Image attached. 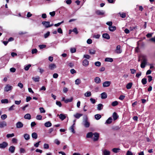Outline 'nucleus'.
<instances>
[{
	"instance_id": "f257e3e1",
	"label": "nucleus",
	"mask_w": 155,
	"mask_h": 155,
	"mask_svg": "<svg viewBox=\"0 0 155 155\" xmlns=\"http://www.w3.org/2000/svg\"><path fill=\"white\" fill-rule=\"evenodd\" d=\"M147 64V60L143 57V60L140 64V67L142 68H144L145 67V65Z\"/></svg>"
},
{
	"instance_id": "f03ea898",
	"label": "nucleus",
	"mask_w": 155,
	"mask_h": 155,
	"mask_svg": "<svg viewBox=\"0 0 155 155\" xmlns=\"http://www.w3.org/2000/svg\"><path fill=\"white\" fill-rule=\"evenodd\" d=\"M8 145V143L6 142H3L2 143H0V148L4 149Z\"/></svg>"
},
{
	"instance_id": "7ed1b4c3",
	"label": "nucleus",
	"mask_w": 155,
	"mask_h": 155,
	"mask_svg": "<svg viewBox=\"0 0 155 155\" xmlns=\"http://www.w3.org/2000/svg\"><path fill=\"white\" fill-rule=\"evenodd\" d=\"M84 120V127L86 128L89 127L90 125V123L87 121V116H86V118Z\"/></svg>"
},
{
	"instance_id": "20e7f679",
	"label": "nucleus",
	"mask_w": 155,
	"mask_h": 155,
	"mask_svg": "<svg viewBox=\"0 0 155 155\" xmlns=\"http://www.w3.org/2000/svg\"><path fill=\"white\" fill-rule=\"evenodd\" d=\"M12 88V87L9 84H7L4 88V91L6 92H8L11 90Z\"/></svg>"
},
{
	"instance_id": "39448f33",
	"label": "nucleus",
	"mask_w": 155,
	"mask_h": 155,
	"mask_svg": "<svg viewBox=\"0 0 155 155\" xmlns=\"http://www.w3.org/2000/svg\"><path fill=\"white\" fill-rule=\"evenodd\" d=\"M94 137L93 138V140L94 141H96L98 140L99 138V134L97 132H95L93 134Z\"/></svg>"
},
{
	"instance_id": "423d86ee",
	"label": "nucleus",
	"mask_w": 155,
	"mask_h": 155,
	"mask_svg": "<svg viewBox=\"0 0 155 155\" xmlns=\"http://www.w3.org/2000/svg\"><path fill=\"white\" fill-rule=\"evenodd\" d=\"M111 84L110 81H105L103 83V86L104 87H107L110 86Z\"/></svg>"
},
{
	"instance_id": "0eeeda50",
	"label": "nucleus",
	"mask_w": 155,
	"mask_h": 155,
	"mask_svg": "<svg viewBox=\"0 0 155 155\" xmlns=\"http://www.w3.org/2000/svg\"><path fill=\"white\" fill-rule=\"evenodd\" d=\"M96 14L98 15H103L104 14V11L97 10L95 11Z\"/></svg>"
},
{
	"instance_id": "6e6552de",
	"label": "nucleus",
	"mask_w": 155,
	"mask_h": 155,
	"mask_svg": "<svg viewBox=\"0 0 155 155\" xmlns=\"http://www.w3.org/2000/svg\"><path fill=\"white\" fill-rule=\"evenodd\" d=\"M7 126V123L5 121L0 122V128H2Z\"/></svg>"
},
{
	"instance_id": "1a4fd4ad",
	"label": "nucleus",
	"mask_w": 155,
	"mask_h": 155,
	"mask_svg": "<svg viewBox=\"0 0 155 155\" xmlns=\"http://www.w3.org/2000/svg\"><path fill=\"white\" fill-rule=\"evenodd\" d=\"M23 124L20 121L18 122L16 124V127L17 128H21L23 127Z\"/></svg>"
},
{
	"instance_id": "9d476101",
	"label": "nucleus",
	"mask_w": 155,
	"mask_h": 155,
	"mask_svg": "<svg viewBox=\"0 0 155 155\" xmlns=\"http://www.w3.org/2000/svg\"><path fill=\"white\" fill-rule=\"evenodd\" d=\"M57 116H59V118L62 120H64L66 118V116L65 115L62 114H60V115L58 114L57 115Z\"/></svg>"
},
{
	"instance_id": "9b49d317",
	"label": "nucleus",
	"mask_w": 155,
	"mask_h": 155,
	"mask_svg": "<svg viewBox=\"0 0 155 155\" xmlns=\"http://www.w3.org/2000/svg\"><path fill=\"white\" fill-rule=\"evenodd\" d=\"M116 52L117 54H120L122 52L121 50H120V45H117L116 47Z\"/></svg>"
},
{
	"instance_id": "f8f14e48",
	"label": "nucleus",
	"mask_w": 155,
	"mask_h": 155,
	"mask_svg": "<svg viewBox=\"0 0 155 155\" xmlns=\"http://www.w3.org/2000/svg\"><path fill=\"white\" fill-rule=\"evenodd\" d=\"M102 37L104 38L109 39L110 38V36L107 33L103 34L102 35Z\"/></svg>"
},
{
	"instance_id": "ddd939ff",
	"label": "nucleus",
	"mask_w": 155,
	"mask_h": 155,
	"mask_svg": "<svg viewBox=\"0 0 155 155\" xmlns=\"http://www.w3.org/2000/svg\"><path fill=\"white\" fill-rule=\"evenodd\" d=\"M94 81L96 84H99L101 82V80L99 77H96L94 79Z\"/></svg>"
},
{
	"instance_id": "4468645a",
	"label": "nucleus",
	"mask_w": 155,
	"mask_h": 155,
	"mask_svg": "<svg viewBox=\"0 0 155 155\" xmlns=\"http://www.w3.org/2000/svg\"><path fill=\"white\" fill-rule=\"evenodd\" d=\"M82 64L84 66L86 67L89 64V61L87 59H84L83 61Z\"/></svg>"
},
{
	"instance_id": "2eb2a0df",
	"label": "nucleus",
	"mask_w": 155,
	"mask_h": 155,
	"mask_svg": "<svg viewBox=\"0 0 155 155\" xmlns=\"http://www.w3.org/2000/svg\"><path fill=\"white\" fill-rule=\"evenodd\" d=\"M56 67V65L54 64H51L49 65V68L51 70H53Z\"/></svg>"
},
{
	"instance_id": "dca6fc26",
	"label": "nucleus",
	"mask_w": 155,
	"mask_h": 155,
	"mask_svg": "<svg viewBox=\"0 0 155 155\" xmlns=\"http://www.w3.org/2000/svg\"><path fill=\"white\" fill-rule=\"evenodd\" d=\"M32 79L35 82H38L39 81L40 78L38 76H37L36 77H33Z\"/></svg>"
},
{
	"instance_id": "f3484780",
	"label": "nucleus",
	"mask_w": 155,
	"mask_h": 155,
	"mask_svg": "<svg viewBox=\"0 0 155 155\" xmlns=\"http://www.w3.org/2000/svg\"><path fill=\"white\" fill-rule=\"evenodd\" d=\"M112 117L113 120H115L118 118V116L116 112H114L113 113Z\"/></svg>"
},
{
	"instance_id": "a211bd4d",
	"label": "nucleus",
	"mask_w": 155,
	"mask_h": 155,
	"mask_svg": "<svg viewBox=\"0 0 155 155\" xmlns=\"http://www.w3.org/2000/svg\"><path fill=\"white\" fill-rule=\"evenodd\" d=\"M15 147L14 146H11L10 147L9 149V150L11 153H13L15 152Z\"/></svg>"
},
{
	"instance_id": "6ab92c4d",
	"label": "nucleus",
	"mask_w": 155,
	"mask_h": 155,
	"mask_svg": "<svg viewBox=\"0 0 155 155\" xmlns=\"http://www.w3.org/2000/svg\"><path fill=\"white\" fill-rule=\"evenodd\" d=\"M101 98L102 99H104L107 98V94L105 92H103L101 94Z\"/></svg>"
},
{
	"instance_id": "aec40b11",
	"label": "nucleus",
	"mask_w": 155,
	"mask_h": 155,
	"mask_svg": "<svg viewBox=\"0 0 155 155\" xmlns=\"http://www.w3.org/2000/svg\"><path fill=\"white\" fill-rule=\"evenodd\" d=\"M93 134L92 132H89L87 134L86 137L88 138H92L93 135Z\"/></svg>"
},
{
	"instance_id": "412c9836",
	"label": "nucleus",
	"mask_w": 155,
	"mask_h": 155,
	"mask_svg": "<svg viewBox=\"0 0 155 155\" xmlns=\"http://www.w3.org/2000/svg\"><path fill=\"white\" fill-rule=\"evenodd\" d=\"M109 30L111 31H113L116 30V28L115 26H111L109 27Z\"/></svg>"
},
{
	"instance_id": "4be33fe9",
	"label": "nucleus",
	"mask_w": 155,
	"mask_h": 155,
	"mask_svg": "<svg viewBox=\"0 0 155 155\" xmlns=\"http://www.w3.org/2000/svg\"><path fill=\"white\" fill-rule=\"evenodd\" d=\"M112 119L111 117H109L107 120L106 121L105 124H110L112 123Z\"/></svg>"
},
{
	"instance_id": "5701e85b",
	"label": "nucleus",
	"mask_w": 155,
	"mask_h": 155,
	"mask_svg": "<svg viewBox=\"0 0 155 155\" xmlns=\"http://www.w3.org/2000/svg\"><path fill=\"white\" fill-rule=\"evenodd\" d=\"M75 123H74L70 127L69 129L71 130V131L73 133H75V131L74 130V125Z\"/></svg>"
},
{
	"instance_id": "b1692460",
	"label": "nucleus",
	"mask_w": 155,
	"mask_h": 155,
	"mask_svg": "<svg viewBox=\"0 0 155 155\" xmlns=\"http://www.w3.org/2000/svg\"><path fill=\"white\" fill-rule=\"evenodd\" d=\"M133 83L132 82H130L128 83L126 86V88L127 89H130L132 86Z\"/></svg>"
},
{
	"instance_id": "393cba45",
	"label": "nucleus",
	"mask_w": 155,
	"mask_h": 155,
	"mask_svg": "<svg viewBox=\"0 0 155 155\" xmlns=\"http://www.w3.org/2000/svg\"><path fill=\"white\" fill-rule=\"evenodd\" d=\"M83 114H81L77 113L74 115V116L76 118L79 119L82 116Z\"/></svg>"
},
{
	"instance_id": "a878e982",
	"label": "nucleus",
	"mask_w": 155,
	"mask_h": 155,
	"mask_svg": "<svg viewBox=\"0 0 155 155\" xmlns=\"http://www.w3.org/2000/svg\"><path fill=\"white\" fill-rule=\"evenodd\" d=\"M103 105L102 104H98L97 107V109L99 110H101L103 109Z\"/></svg>"
},
{
	"instance_id": "bb28decb",
	"label": "nucleus",
	"mask_w": 155,
	"mask_h": 155,
	"mask_svg": "<svg viewBox=\"0 0 155 155\" xmlns=\"http://www.w3.org/2000/svg\"><path fill=\"white\" fill-rule=\"evenodd\" d=\"M24 118L25 119L30 120L31 119V115L29 114H26L24 116Z\"/></svg>"
},
{
	"instance_id": "cd10ccee",
	"label": "nucleus",
	"mask_w": 155,
	"mask_h": 155,
	"mask_svg": "<svg viewBox=\"0 0 155 155\" xmlns=\"http://www.w3.org/2000/svg\"><path fill=\"white\" fill-rule=\"evenodd\" d=\"M24 137L26 140H28L30 139V136L29 134H24Z\"/></svg>"
},
{
	"instance_id": "c85d7f7f",
	"label": "nucleus",
	"mask_w": 155,
	"mask_h": 155,
	"mask_svg": "<svg viewBox=\"0 0 155 155\" xmlns=\"http://www.w3.org/2000/svg\"><path fill=\"white\" fill-rule=\"evenodd\" d=\"M52 125V124L49 121H48L46 122L45 124V126L46 127H49L51 126Z\"/></svg>"
},
{
	"instance_id": "c756f323",
	"label": "nucleus",
	"mask_w": 155,
	"mask_h": 155,
	"mask_svg": "<svg viewBox=\"0 0 155 155\" xmlns=\"http://www.w3.org/2000/svg\"><path fill=\"white\" fill-rule=\"evenodd\" d=\"M105 61L110 62H112L113 61V58H107L105 59Z\"/></svg>"
},
{
	"instance_id": "7c9ffc66",
	"label": "nucleus",
	"mask_w": 155,
	"mask_h": 155,
	"mask_svg": "<svg viewBox=\"0 0 155 155\" xmlns=\"http://www.w3.org/2000/svg\"><path fill=\"white\" fill-rule=\"evenodd\" d=\"M95 50L94 49H91L89 50V54H95Z\"/></svg>"
},
{
	"instance_id": "2f4dec72",
	"label": "nucleus",
	"mask_w": 155,
	"mask_h": 155,
	"mask_svg": "<svg viewBox=\"0 0 155 155\" xmlns=\"http://www.w3.org/2000/svg\"><path fill=\"white\" fill-rule=\"evenodd\" d=\"M31 136L33 138L36 139L38 137V135L36 133L34 132L32 134Z\"/></svg>"
},
{
	"instance_id": "473e14b6",
	"label": "nucleus",
	"mask_w": 155,
	"mask_h": 155,
	"mask_svg": "<svg viewBox=\"0 0 155 155\" xmlns=\"http://www.w3.org/2000/svg\"><path fill=\"white\" fill-rule=\"evenodd\" d=\"M47 22H49V21H43L42 22V24L43 25L45 28H49V27H48L47 26H48V24L47 23Z\"/></svg>"
},
{
	"instance_id": "72a5a7b5",
	"label": "nucleus",
	"mask_w": 155,
	"mask_h": 155,
	"mask_svg": "<svg viewBox=\"0 0 155 155\" xmlns=\"http://www.w3.org/2000/svg\"><path fill=\"white\" fill-rule=\"evenodd\" d=\"M1 102L2 104H8V103L9 101L8 99H5L2 100Z\"/></svg>"
},
{
	"instance_id": "f704fd0d",
	"label": "nucleus",
	"mask_w": 155,
	"mask_h": 155,
	"mask_svg": "<svg viewBox=\"0 0 155 155\" xmlns=\"http://www.w3.org/2000/svg\"><path fill=\"white\" fill-rule=\"evenodd\" d=\"M141 82L143 85L146 84L147 83V79L145 78H143L141 80Z\"/></svg>"
},
{
	"instance_id": "c9c22d12",
	"label": "nucleus",
	"mask_w": 155,
	"mask_h": 155,
	"mask_svg": "<svg viewBox=\"0 0 155 155\" xmlns=\"http://www.w3.org/2000/svg\"><path fill=\"white\" fill-rule=\"evenodd\" d=\"M103 154L104 155H109L110 154V152L106 150H105L103 152Z\"/></svg>"
},
{
	"instance_id": "e433bc0d",
	"label": "nucleus",
	"mask_w": 155,
	"mask_h": 155,
	"mask_svg": "<svg viewBox=\"0 0 155 155\" xmlns=\"http://www.w3.org/2000/svg\"><path fill=\"white\" fill-rule=\"evenodd\" d=\"M95 118L97 120H99V119H100L101 117V115L100 114H96L95 116Z\"/></svg>"
},
{
	"instance_id": "4c0bfd02",
	"label": "nucleus",
	"mask_w": 155,
	"mask_h": 155,
	"mask_svg": "<svg viewBox=\"0 0 155 155\" xmlns=\"http://www.w3.org/2000/svg\"><path fill=\"white\" fill-rule=\"evenodd\" d=\"M118 104V101H116L112 102L111 104V105L113 107H115Z\"/></svg>"
},
{
	"instance_id": "58836bf2",
	"label": "nucleus",
	"mask_w": 155,
	"mask_h": 155,
	"mask_svg": "<svg viewBox=\"0 0 155 155\" xmlns=\"http://www.w3.org/2000/svg\"><path fill=\"white\" fill-rule=\"evenodd\" d=\"M120 150V149L119 148H114L112 149V151L114 153H117L119 152V150Z\"/></svg>"
},
{
	"instance_id": "ea45409f",
	"label": "nucleus",
	"mask_w": 155,
	"mask_h": 155,
	"mask_svg": "<svg viewBox=\"0 0 155 155\" xmlns=\"http://www.w3.org/2000/svg\"><path fill=\"white\" fill-rule=\"evenodd\" d=\"M73 98L72 97L70 99H67L64 100V102L66 103H67L68 102H71L73 100Z\"/></svg>"
},
{
	"instance_id": "a19ab883",
	"label": "nucleus",
	"mask_w": 155,
	"mask_h": 155,
	"mask_svg": "<svg viewBox=\"0 0 155 155\" xmlns=\"http://www.w3.org/2000/svg\"><path fill=\"white\" fill-rule=\"evenodd\" d=\"M84 95L86 97H89L91 95V93L90 91L87 92L84 94Z\"/></svg>"
},
{
	"instance_id": "79ce46f5",
	"label": "nucleus",
	"mask_w": 155,
	"mask_h": 155,
	"mask_svg": "<svg viewBox=\"0 0 155 155\" xmlns=\"http://www.w3.org/2000/svg\"><path fill=\"white\" fill-rule=\"evenodd\" d=\"M119 14H120V16L122 18H124L126 17V13H121L120 12Z\"/></svg>"
},
{
	"instance_id": "37998d69",
	"label": "nucleus",
	"mask_w": 155,
	"mask_h": 155,
	"mask_svg": "<svg viewBox=\"0 0 155 155\" xmlns=\"http://www.w3.org/2000/svg\"><path fill=\"white\" fill-rule=\"evenodd\" d=\"M81 80L80 79H77L75 81V83L76 84L78 85L81 83Z\"/></svg>"
},
{
	"instance_id": "c03bdc74",
	"label": "nucleus",
	"mask_w": 155,
	"mask_h": 155,
	"mask_svg": "<svg viewBox=\"0 0 155 155\" xmlns=\"http://www.w3.org/2000/svg\"><path fill=\"white\" fill-rule=\"evenodd\" d=\"M50 35V32L49 31H48L46 34H45L44 37L45 38H48Z\"/></svg>"
},
{
	"instance_id": "a18cd8bd",
	"label": "nucleus",
	"mask_w": 155,
	"mask_h": 155,
	"mask_svg": "<svg viewBox=\"0 0 155 155\" xmlns=\"http://www.w3.org/2000/svg\"><path fill=\"white\" fill-rule=\"evenodd\" d=\"M14 136V134L13 133L12 134H8L7 135L6 137L8 138H10L13 137Z\"/></svg>"
},
{
	"instance_id": "49530a36",
	"label": "nucleus",
	"mask_w": 155,
	"mask_h": 155,
	"mask_svg": "<svg viewBox=\"0 0 155 155\" xmlns=\"http://www.w3.org/2000/svg\"><path fill=\"white\" fill-rule=\"evenodd\" d=\"M44 148L46 149H48L49 148V145L47 143H45L44 144Z\"/></svg>"
},
{
	"instance_id": "de8ad7c7",
	"label": "nucleus",
	"mask_w": 155,
	"mask_h": 155,
	"mask_svg": "<svg viewBox=\"0 0 155 155\" xmlns=\"http://www.w3.org/2000/svg\"><path fill=\"white\" fill-rule=\"evenodd\" d=\"M101 63L99 61H97L95 63V65L96 66L99 67L101 65Z\"/></svg>"
},
{
	"instance_id": "09e8293b",
	"label": "nucleus",
	"mask_w": 155,
	"mask_h": 155,
	"mask_svg": "<svg viewBox=\"0 0 155 155\" xmlns=\"http://www.w3.org/2000/svg\"><path fill=\"white\" fill-rule=\"evenodd\" d=\"M147 77L148 79V81L149 82H150L152 80H153L152 77L151 75H148L147 76Z\"/></svg>"
},
{
	"instance_id": "8fccbe9b",
	"label": "nucleus",
	"mask_w": 155,
	"mask_h": 155,
	"mask_svg": "<svg viewBox=\"0 0 155 155\" xmlns=\"http://www.w3.org/2000/svg\"><path fill=\"white\" fill-rule=\"evenodd\" d=\"M73 32H74L76 34H77L78 33L77 28H74L72 30Z\"/></svg>"
},
{
	"instance_id": "3c124183",
	"label": "nucleus",
	"mask_w": 155,
	"mask_h": 155,
	"mask_svg": "<svg viewBox=\"0 0 155 155\" xmlns=\"http://www.w3.org/2000/svg\"><path fill=\"white\" fill-rule=\"evenodd\" d=\"M31 66V65L30 64H28V65L26 66L24 68L25 70L26 71L28 70H29L30 67Z\"/></svg>"
},
{
	"instance_id": "603ef678",
	"label": "nucleus",
	"mask_w": 155,
	"mask_h": 155,
	"mask_svg": "<svg viewBox=\"0 0 155 155\" xmlns=\"http://www.w3.org/2000/svg\"><path fill=\"white\" fill-rule=\"evenodd\" d=\"M7 117V116L5 114H4L2 115L1 116V119L3 120H5V119Z\"/></svg>"
},
{
	"instance_id": "864d4df0",
	"label": "nucleus",
	"mask_w": 155,
	"mask_h": 155,
	"mask_svg": "<svg viewBox=\"0 0 155 155\" xmlns=\"http://www.w3.org/2000/svg\"><path fill=\"white\" fill-rule=\"evenodd\" d=\"M42 117L40 115H38L36 117V118L38 120H41L42 119Z\"/></svg>"
},
{
	"instance_id": "5fc2aeb1",
	"label": "nucleus",
	"mask_w": 155,
	"mask_h": 155,
	"mask_svg": "<svg viewBox=\"0 0 155 155\" xmlns=\"http://www.w3.org/2000/svg\"><path fill=\"white\" fill-rule=\"evenodd\" d=\"M54 142L58 145H59L60 143V141L58 139H56L54 140Z\"/></svg>"
},
{
	"instance_id": "6e6d98bb",
	"label": "nucleus",
	"mask_w": 155,
	"mask_h": 155,
	"mask_svg": "<svg viewBox=\"0 0 155 155\" xmlns=\"http://www.w3.org/2000/svg\"><path fill=\"white\" fill-rule=\"evenodd\" d=\"M39 110L41 113H45V110H44L43 107H40L39 108Z\"/></svg>"
},
{
	"instance_id": "4d7b16f0",
	"label": "nucleus",
	"mask_w": 155,
	"mask_h": 155,
	"mask_svg": "<svg viewBox=\"0 0 155 155\" xmlns=\"http://www.w3.org/2000/svg\"><path fill=\"white\" fill-rule=\"evenodd\" d=\"M37 51L38 50L36 49H33L32 50L31 53L32 54H34L35 53H36Z\"/></svg>"
},
{
	"instance_id": "13d9d810",
	"label": "nucleus",
	"mask_w": 155,
	"mask_h": 155,
	"mask_svg": "<svg viewBox=\"0 0 155 155\" xmlns=\"http://www.w3.org/2000/svg\"><path fill=\"white\" fill-rule=\"evenodd\" d=\"M46 46V45H40L39 46V47L40 49H42L43 48H45Z\"/></svg>"
},
{
	"instance_id": "bf43d9fd",
	"label": "nucleus",
	"mask_w": 155,
	"mask_h": 155,
	"mask_svg": "<svg viewBox=\"0 0 155 155\" xmlns=\"http://www.w3.org/2000/svg\"><path fill=\"white\" fill-rule=\"evenodd\" d=\"M84 58L89 59L90 58L91 56L88 54H84Z\"/></svg>"
},
{
	"instance_id": "052dcab7",
	"label": "nucleus",
	"mask_w": 155,
	"mask_h": 155,
	"mask_svg": "<svg viewBox=\"0 0 155 155\" xmlns=\"http://www.w3.org/2000/svg\"><path fill=\"white\" fill-rule=\"evenodd\" d=\"M125 96L124 95H121L120 96L119 99L121 100H123L125 98Z\"/></svg>"
},
{
	"instance_id": "680f3d73",
	"label": "nucleus",
	"mask_w": 155,
	"mask_h": 155,
	"mask_svg": "<svg viewBox=\"0 0 155 155\" xmlns=\"http://www.w3.org/2000/svg\"><path fill=\"white\" fill-rule=\"evenodd\" d=\"M56 104L59 107H61L62 106V104L60 101H56Z\"/></svg>"
},
{
	"instance_id": "e2e57ef3",
	"label": "nucleus",
	"mask_w": 155,
	"mask_h": 155,
	"mask_svg": "<svg viewBox=\"0 0 155 155\" xmlns=\"http://www.w3.org/2000/svg\"><path fill=\"white\" fill-rule=\"evenodd\" d=\"M15 107V105H13L12 106H11L8 109L9 111H11L12 110H14V107Z\"/></svg>"
},
{
	"instance_id": "0e129e2a",
	"label": "nucleus",
	"mask_w": 155,
	"mask_h": 155,
	"mask_svg": "<svg viewBox=\"0 0 155 155\" xmlns=\"http://www.w3.org/2000/svg\"><path fill=\"white\" fill-rule=\"evenodd\" d=\"M40 142H41V141H39L38 142L36 143L34 145V146L36 147H38L39 146V145L40 144Z\"/></svg>"
},
{
	"instance_id": "69168bd1",
	"label": "nucleus",
	"mask_w": 155,
	"mask_h": 155,
	"mask_svg": "<svg viewBox=\"0 0 155 155\" xmlns=\"http://www.w3.org/2000/svg\"><path fill=\"white\" fill-rule=\"evenodd\" d=\"M57 31L60 34L63 33L62 30L61 28H59L58 29Z\"/></svg>"
},
{
	"instance_id": "338daca9",
	"label": "nucleus",
	"mask_w": 155,
	"mask_h": 155,
	"mask_svg": "<svg viewBox=\"0 0 155 155\" xmlns=\"http://www.w3.org/2000/svg\"><path fill=\"white\" fill-rule=\"evenodd\" d=\"M32 98L30 96H28L26 98V101L27 102H28L29 101H30L31 99Z\"/></svg>"
},
{
	"instance_id": "774afa93",
	"label": "nucleus",
	"mask_w": 155,
	"mask_h": 155,
	"mask_svg": "<svg viewBox=\"0 0 155 155\" xmlns=\"http://www.w3.org/2000/svg\"><path fill=\"white\" fill-rule=\"evenodd\" d=\"M92 40L91 39H88L87 40V42L88 44H90L92 43Z\"/></svg>"
}]
</instances>
